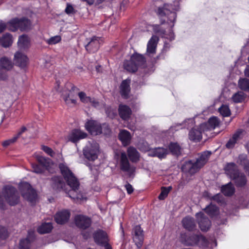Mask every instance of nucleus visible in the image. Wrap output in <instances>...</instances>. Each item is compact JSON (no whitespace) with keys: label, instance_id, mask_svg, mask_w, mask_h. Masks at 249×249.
<instances>
[{"label":"nucleus","instance_id":"1","mask_svg":"<svg viewBox=\"0 0 249 249\" xmlns=\"http://www.w3.org/2000/svg\"><path fill=\"white\" fill-rule=\"evenodd\" d=\"M171 5H165L162 8H159L158 10V14L160 17L165 16V18L164 19V21H166L168 25L169 29L168 31L163 30V24L161 25H154L151 26L154 32L155 33L161 36L170 40L174 39V35L173 32L171 30L174 26V23L176 18V14L175 12H171L170 9Z\"/></svg>","mask_w":249,"mask_h":249},{"label":"nucleus","instance_id":"2","mask_svg":"<svg viewBox=\"0 0 249 249\" xmlns=\"http://www.w3.org/2000/svg\"><path fill=\"white\" fill-rule=\"evenodd\" d=\"M59 168L68 185L71 188V190L68 193L69 196L73 199H84L85 197L80 192H77L79 183L71 171L65 163L60 164Z\"/></svg>","mask_w":249,"mask_h":249},{"label":"nucleus","instance_id":"3","mask_svg":"<svg viewBox=\"0 0 249 249\" xmlns=\"http://www.w3.org/2000/svg\"><path fill=\"white\" fill-rule=\"evenodd\" d=\"M36 158L40 165L36 163L32 164L33 171L34 173L42 174L44 172V169H46L50 173L54 172L56 166L52 162L51 160L41 156H36Z\"/></svg>","mask_w":249,"mask_h":249},{"label":"nucleus","instance_id":"4","mask_svg":"<svg viewBox=\"0 0 249 249\" xmlns=\"http://www.w3.org/2000/svg\"><path fill=\"white\" fill-rule=\"evenodd\" d=\"M226 174L231 179H234L237 186H242L246 184L245 176L238 172L236 165L233 163H228L225 167Z\"/></svg>","mask_w":249,"mask_h":249},{"label":"nucleus","instance_id":"5","mask_svg":"<svg viewBox=\"0 0 249 249\" xmlns=\"http://www.w3.org/2000/svg\"><path fill=\"white\" fill-rule=\"evenodd\" d=\"M86 129L92 135H97L101 133L107 135L109 133L110 129L106 124L102 126L97 122L89 120L85 124Z\"/></svg>","mask_w":249,"mask_h":249},{"label":"nucleus","instance_id":"6","mask_svg":"<svg viewBox=\"0 0 249 249\" xmlns=\"http://www.w3.org/2000/svg\"><path fill=\"white\" fill-rule=\"evenodd\" d=\"M2 196L10 205H15L19 202V196L18 191L11 186L7 185L3 187Z\"/></svg>","mask_w":249,"mask_h":249},{"label":"nucleus","instance_id":"7","mask_svg":"<svg viewBox=\"0 0 249 249\" xmlns=\"http://www.w3.org/2000/svg\"><path fill=\"white\" fill-rule=\"evenodd\" d=\"M83 152L85 158L94 161L98 158L100 153L99 145L95 142H89L83 148Z\"/></svg>","mask_w":249,"mask_h":249},{"label":"nucleus","instance_id":"8","mask_svg":"<svg viewBox=\"0 0 249 249\" xmlns=\"http://www.w3.org/2000/svg\"><path fill=\"white\" fill-rule=\"evenodd\" d=\"M31 22L27 19L14 18L7 23V28L11 31H16L18 29L25 31L30 29Z\"/></svg>","mask_w":249,"mask_h":249},{"label":"nucleus","instance_id":"9","mask_svg":"<svg viewBox=\"0 0 249 249\" xmlns=\"http://www.w3.org/2000/svg\"><path fill=\"white\" fill-rule=\"evenodd\" d=\"M19 188L23 198L31 203H35L36 199V193L27 182H21L19 185Z\"/></svg>","mask_w":249,"mask_h":249},{"label":"nucleus","instance_id":"10","mask_svg":"<svg viewBox=\"0 0 249 249\" xmlns=\"http://www.w3.org/2000/svg\"><path fill=\"white\" fill-rule=\"evenodd\" d=\"M120 168L122 170L127 172L130 176L133 174L135 171V167L130 165L124 152H122L121 154Z\"/></svg>","mask_w":249,"mask_h":249},{"label":"nucleus","instance_id":"11","mask_svg":"<svg viewBox=\"0 0 249 249\" xmlns=\"http://www.w3.org/2000/svg\"><path fill=\"white\" fill-rule=\"evenodd\" d=\"M207 240L201 235H195L190 237L186 241V245L188 246H193L198 244L200 246H205L207 244Z\"/></svg>","mask_w":249,"mask_h":249},{"label":"nucleus","instance_id":"12","mask_svg":"<svg viewBox=\"0 0 249 249\" xmlns=\"http://www.w3.org/2000/svg\"><path fill=\"white\" fill-rule=\"evenodd\" d=\"M133 240L136 246L140 248L142 244L144 236L143 231L140 226H136L133 229Z\"/></svg>","mask_w":249,"mask_h":249},{"label":"nucleus","instance_id":"13","mask_svg":"<svg viewBox=\"0 0 249 249\" xmlns=\"http://www.w3.org/2000/svg\"><path fill=\"white\" fill-rule=\"evenodd\" d=\"M196 217L201 231H208L211 226V222L208 218L206 217L204 213L201 212L197 213L196 214Z\"/></svg>","mask_w":249,"mask_h":249},{"label":"nucleus","instance_id":"14","mask_svg":"<svg viewBox=\"0 0 249 249\" xmlns=\"http://www.w3.org/2000/svg\"><path fill=\"white\" fill-rule=\"evenodd\" d=\"M76 225L80 229H85L89 228L91 224L90 219L83 215H78L75 217Z\"/></svg>","mask_w":249,"mask_h":249},{"label":"nucleus","instance_id":"15","mask_svg":"<svg viewBox=\"0 0 249 249\" xmlns=\"http://www.w3.org/2000/svg\"><path fill=\"white\" fill-rule=\"evenodd\" d=\"M219 120L216 117L210 118L207 123H203L201 124V128H203V131H207L214 129L219 124Z\"/></svg>","mask_w":249,"mask_h":249},{"label":"nucleus","instance_id":"16","mask_svg":"<svg viewBox=\"0 0 249 249\" xmlns=\"http://www.w3.org/2000/svg\"><path fill=\"white\" fill-rule=\"evenodd\" d=\"M78 96L80 101L85 104H89L94 107H97L99 105L98 101L94 98L87 96L84 92L81 91L78 92Z\"/></svg>","mask_w":249,"mask_h":249},{"label":"nucleus","instance_id":"17","mask_svg":"<svg viewBox=\"0 0 249 249\" xmlns=\"http://www.w3.org/2000/svg\"><path fill=\"white\" fill-rule=\"evenodd\" d=\"M158 37L153 36L149 40L147 45L146 54L149 56L154 55L156 52Z\"/></svg>","mask_w":249,"mask_h":249},{"label":"nucleus","instance_id":"18","mask_svg":"<svg viewBox=\"0 0 249 249\" xmlns=\"http://www.w3.org/2000/svg\"><path fill=\"white\" fill-rule=\"evenodd\" d=\"M70 217V212L68 210H63L56 213L54 219L57 223L63 224L68 221Z\"/></svg>","mask_w":249,"mask_h":249},{"label":"nucleus","instance_id":"19","mask_svg":"<svg viewBox=\"0 0 249 249\" xmlns=\"http://www.w3.org/2000/svg\"><path fill=\"white\" fill-rule=\"evenodd\" d=\"M87 134L79 129H75L72 130L68 136V139L69 141L76 142L81 139L85 138Z\"/></svg>","mask_w":249,"mask_h":249},{"label":"nucleus","instance_id":"20","mask_svg":"<svg viewBox=\"0 0 249 249\" xmlns=\"http://www.w3.org/2000/svg\"><path fill=\"white\" fill-rule=\"evenodd\" d=\"M243 132L242 130H237L227 143L226 147L229 149L233 148L237 142L242 139Z\"/></svg>","mask_w":249,"mask_h":249},{"label":"nucleus","instance_id":"21","mask_svg":"<svg viewBox=\"0 0 249 249\" xmlns=\"http://www.w3.org/2000/svg\"><path fill=\"white\" fill-rule=\"evenodd\" d=\"M100 44V39L97 37H93L86 45V49L90 53H94L97 51Z\"/></svg>","mask_w":249,"mask_h":249},{"label":"nucleus","instance_id":"22","mask_svg":"<svg viewBox=\"0 0 249 249\" xmlns=\"http://www.w3.org/2000/svg\"><path fill=\"white\" fill-rule=\"evenodd\" d=\"M95 242L100 245L106 244L108 242L107 233L102 230L97 231L94 235Z\"/></svg>","mask_w":249,"mask_h":249},{"label":"nucleus","instance_id":"23","mask_svg":"<svg viewBox=\"0 0 249 249\" xmlns=\"http://www.w3.org/2000/svg\"><path fill=\"white\" fill-rule=\"evenodd\" d=\"M168 154L166 149L162 147L152 148L149 150L148 155L151 157H157L160 159L164 158Z\"/></svg>","mask_w":249,"mask_h":249},{"label":"nucleus","instance_id":"24","mask_svg":"<svg viewBox=\"0 0 249 249\" xmlns=\"http://www.w3.org/2000/svg\"><path fill=\"white\" fill-rule=\"evenodd\" d=\"M15 63L21 68L25 67L28 63V58L23 53L18 52L15 54Z\"/></svg>","mask_w":249,"mask_h":249},{"label":"nucleus","instance_id":"25","mask_svg":"<svg viewBox=\"0 0 249 249\" xmlns=\"http://www.w3.org/2000/svg\"><path fill=\"white\" fill-rule=\"evenodd\" d=\"M205 132L203 131V128H201L200 125L199 127L194 128L190 131L189 134V139L194 141H198L202 138V133Z\"/></svg>","mask_w":249,"mask_h":249},{"label":"nucleus","instance_id":"26","mask_svg":"<svg viewBox=\"0 0 249 249\" xmlns=\"http://www.w3.org/2000/svg\"><path fill=\"white\" fill-rule=\"evenodd\" d=\"M131 138L132 137L128 131L126 130H121L120 131L119 138L124 146H126L130 144Z\"/></svg>","mask_w":249,"mask_h":249},{"label":"nucleus","instance_id":"27","mask_svg":"<svg viewBox=\"0 0 249 249\" xmlns=\"http://www.w3.org/2000/svg\"><path fill=\"white\" fill-rule=\"evenodd\" d=\"M182 170L185 173H189L193 174L196 173L198 169L195 163L191 161L185 162L182 166Z\"/></svg>","mask_w":249,"mask_h":249},{"label":"nucleus","instance_id":"28","mask_svg":"<svg viewBox=\"0 0 249 249\" xmlns=\"http://www.w3.org/2000/svg\"><path fill=\"white\" fill-rule=\"evenodd\" d=\"M211 154V152L209 151L204 152L201 154L195 162L198 169L202 167L207 162Z\"/></svg>","mask_w":249,"mask_h":249},{"label":"nucleus","instance_id":"29","mask_svg":"<svg viewBox=\"0 0 249 249\" xmlns=\"http://www.w3.org/2000/svg\"><path fill=\"white\" fill-rule=\"evenodd\" d=\"M62 96L67 105L69 106L75 105L76 101L71 98V90H64L62 93Z\"/></svg>","mask_w":249,"mask_h":249},{"label":"nucleus","instance_id":"30","mask_svg":"<svg viewBox=\"0 0 249 249\" xmlns=\"http://www.w3.org/2000/svg\"><path fill=\"white\" fill-rule=\"evenodd\" d=\"M130 83L129 79H126L123 81L121 85L120 91L121 93L124 98H126L130 92Z\"/></svg>","mask_w":249,"mask_h":249},{"label":"nucleus","instance_id":"31","mask_svg":"<svg viewBox=\"0 0 249 249\" xmlns=\"http://www.w3.org/2000/svg\"><path fill=\"white\" fill-rule=\"evenodd\" d=\"M119 112L120 117L123 120H127L131 113L130 108L125 105H120L119 108Z\"/></svg>","mask_w":249,"mask_h":249},{"label":"nucleus","instance_id":"32","mask_svg":"<svg viewBox=\"0 0 249 249\" xmlns=\"http://www.w3.org/2000/svg\"><path fill=\"white\" fill-rule=\"evenodd\" d=\"M13 67V64L11 60L6 57L0 59V69L7 71L10 70Z\"/></svg>","mask_w":249,"mask_h":249},{"label":"nucleus","instance_id":"33","mask_svg":"<svg viewBox=\"0 0 249 249\" xmlns=\"http://www.w3.org/2000/svg\"><path fill=\"white\" fill-rule=\"evenodd\" d=\"M182 224L184 228L192 231L196 228V224L194 219L190 217H186L183 219Z\"/></svg>","mask_w":249,"mask_h":249},{"label":"nucleus","instance_id":"34","mask_svg":"<svg viewBox=\"0 0 249 249\" xmlns=\"http://www.w3.org/2000/svg\"><path fill=\"white\" fill-rule=\"evenodd\" d=\"M127 154L130 160L132 162H137L139 160L140 155L136 148L133 147H129L127 149Z\"/></svg>","mask_w":249,"mask_h":249},{"label":"nucleus","instance_id":"35","mask_svg":"<svg viewBox=\"0 0 249 249\" xmlns=\"http://www.w3.org/2000/svg\"><path fill=\"white\" fill-rule=\"evenodd\" d=\"M53 225L51 222L44 223L37 228V231L41 233H47L50 232L53 229Z\"/></svg>","mask_w":249,"mask_h":249},{"label":"nucleus","instance_id":"36","mask_svg":"<svg viewBox=\"0 0 249 249\" xmlns=\"http://www.w3.org/2000/svg\"><path fill=\"white\" fill-rule=\"evenodd\" d=\"M130 60L139 67L143 65L145 62L144 57L140 54L135 53L131 56Z\"/></svg>","mask_w":249,"mask_h":249},{"label":"nucleus","instance_id":"37","mask_svg":"<svg viewBox=\"0 0 249 249\" xmlns=\"http://www.w3.org/2000/svg\"><path fill=\"white\" fill-rule=\"evenodd\" d=\"M53 187L57 190L63 189L64 191H66L64 188L66 185L65 183L62 181V179L60 178L56 177L53 178Z\"/></svg>","mask_w":249,"mask_h":249},{"label":"nucleus","instance_id":"38","mask_svg":"<svg viewBox=\"0 0 249 249\" xmlns=\"http://www.w3.org/2000/svg\"><path fill=\"white\" fill-rule=\"evenodd\" d=\"M247 97V95L243 91H238L231 97V100L235 103L243 102Z\"/></svg>","mask_w":249,"mask_h":249},{"label":"nucleus","instance_id":"39","mask_svg":"<svg viewBox=\"0 0 249 249\" xmlns=\"http://www.w3.org/2000/svg\"><path fill=\"white\" fill-rule=\"evenodd\" d=\"M124 67L127 71L130 72H135L137 70L139 66L130 59L129 60L126 61L124 62Z\"/></svg>","mask_w":249,"mask_h":249},{"label":"nucleus","instance_id":"40","mask_svg":"<svg viewBox=\"0 0 249 249\" xmlns=\"http://www.w3.org/2000/svg\"><path fill=\"white\" fill-rule=\"evenodd\" d=\"M221 191L225 196H230L234 192V188L231 183H228L222 187Z\"/></svg>","mask_w":249,"mask_h":249},{"label":"nucleus","instance_id":"41","mask_svg":"<svg viewBox=\"0 0 249 249\" xmlns=\"http://www.w3.org/2000/svg\"><path fill=\"white\" fill-rule=\"evenodd\" d=\"M13 37L10 34H5L1 39L2 45L4 47H9L13 43Z\"/></svg>","mask_w":249,"mask_h":249},{"label":"nucleus","instance_id":"42","mask_svg":"<svg viewBox=\"0 0 249 249\" xmlns=\"http://www.w3.org/2000/svg\"><path fill=\"white\" fill-rule=\"evenodd\" d=\"M238 87L243 90L249 89V79L246 78H241L238 80Z\"/></svg>","mask_w":249,"mask_h":249},{"label":"nucleus","instance_id":"43","mask_svg":"<svg viewBox=\"0 0 249 249\" xmlns=\"http://www.w3.org/2000/svg\"><path fill=\"white\" fill-rule=\"evenodd\" d=\"M29 42V37L23 35L18 38V46L20 48H24L28 46Z\"/></svg>","mask_w":249,"mask_h":249},{"label":"nucleus","instance_id":"44","mask_svg":"<svg viewBox=\"0 0 249 249\" xmlns=\"http://www.w3.org/2000/svg\"><path fill=\"white\" fill-rule=\"evenodd\" d=\"M169 147L173 154L178 155L180 153L181 147L178 143L172 142Z\"/></svg>","mask_w":249,"mask_h":249},{"label":"nucleus","instance_id":"45","mask_svg":"<svg viewBox=\"0 0 249 249\" xmlns=\"http://www.w3.org/2000/svg\"><path fill=\"white\" fill-rule=\"evenodd\" d=\"M219 113L223 117H228L231 115V110L228 106L222 105L218 109Z\"/></svg>","mask_w":249,"mask_h":249},{"label":"nucleus","instance_id":"46","mask_svg":"<svg viewBox=\"0 0 249 249\" xmlns=\"http://www.w3.org/2000/svg\"><path fill=\"white\" fill-rule=\"evenodd\" d=\"M205 211L209 215L213 216L217 213V208L214 205L210 204L206 208Z\"/></svg>","mask_w":249,"mask_h":249},{"label":"nucleus","instance_id":"47","mask_svg":"<svg viewBox=\"0 0 249 249\" xmlns=\"http://www.w3.org/2000/svg\"><path fill=\"white\" fill-rule=\"evenodd\" d=\"M61 40V37L60 36H55L51 37L47 40V42L49 45H54L59 43Z\"/></svg>","mask_w":249,"mask_h":249},{"label":"nucleus","instance_id":"48","mask_svg":"<svg viewBox=\"0 0 249 249\" xmlns=\"http://www.w3.org/2000/svg\"><path fill=\"white\" fill-rule=\"evenodd\" d=\"M30 246V241L28 239L20 240L19 249H29Z\"/></svg>","mask_w":249,"mask_h":249},{"label":"nucleus","instance_id":"49","mask_svg":"<svg viewBox=\"0 0 249 249\" xmlns=\"http://www.w3.org/2000/svg\"><path fill=\"white\" fill-rule=\"evenodd\" d=\"M138 148L140 150L144 152H148V153H149V150L151 149L150 148L148 143L145 142L140 143L138 145Z\"/></svg>","mask_w":249,"mask_h":249},{"label":"nucleus","instance_id":"50","mask_svg":"<svg viewBox=\"0 0 249 249\" xmlns=\"http://www.w3.org/2000/svg\"><path fill=\"white\" fill-rule=\"evenodd\" d=\"M170 189L171 187H169L168 188H166L165 187L162 188L161 192L159 196V199H164L167 196Z\"/></svg>","mask_w":249,"mask_h":249},{"label":"nucleus","instance_id":"51","mask_svg":"<svg viewBox=\"0 0 249 249\" xmlns=\"http://www.w3.org/2000/svg\"><path fill=\"white\" fill-rule=\"evenodd\" d=\"M18 139V136H14L12 138L2 142V145L6 147L15 142Z\"/></svg>","mask_w":249,"mask_h":249},{"label":"nucleus","instance_id":"52","mask_svg":"<svg viewBox=\"0 0 249 249\" xmlns=\"http://www.w3.org/2000/svg\"><path fill=\"white\" fill-rule=\"evenodd\" d=\"M8 235V231L5 228L0 226V238L4 239L7 237Z\"/></svg>","mask_w":249,"mask_h":249},{"label":"nucleus","instance_id":"53","mask_svg":"<svg viewBox=\"0 0 249 249\" xmlns=\"http://www.w3.org/2000/svg\"><path fill=\"white\" fill-rule=\"evenodd\" d=\"M42 149L46 153H47L48 155H50V156H51L52 157H53L54 156V153L51 148H50L47 146L43 145L42 146Z\"/></svg>","mask_w":249,"mask_h":249},{"label":"nucleus","instance_id":"54","mask_svg":"<svg viewBox=\"0 0 249 249\" xmlns=\"http://www.w3.org/2000/svg\"><path fill=\"white\" fill-rule=\"evenodd\" d=\"M107 116L110 118H113L116 114V112L112 109H107L106 110Z\"/></svg>","mask_w":249,"mask_h":249},{"label":"nucleus","instance_id":"55","mask_svg":"<svg viewBox=\"0 0 249 249\" xmlns=\"http://www.w3.org/2000/svg\"><path fill=\"white\" fill-rule=\"evenodd\" d=\"M65 12L68 14H73L74 13V9L71 5L67 4L65 9Z\"/></svg>","mask_w":249,"mask_h":249},{"label":"nucleus","instance_id":"56","mask_svg":"<svg viewBox=\"0 0 249 249\" xmlns=\"http://www.w3.org/2000/svg\"><path fill=\"white\" fill-rule=\"evenodd\" d=\"M3 70L0 69V80H6L8 77L6 71H3Z\"/></svg>","mask_w":249,"mask_h":249},{"label":"nucleus","instance_id":"57","mask_svg":"<svg viewBox=\"0 0 249 249\" xmlns=\"http://www.w3.org/2000/svg\"><path fill=\"white\" fill-rule=\"evenodd\" d=\"M125 188L127 191L128 194H130L133 191V189L131 185L129 183H127L125 185Z\"/></svg>","mask_w":249,"mask_h":249},{"label":"nucleus","instance_id":"58","mask_svg":"<svg viewBox=\"0 0 249 249\" xmlns=\"http://www.w3.org/2000/svg\"><path fill=\"white\" fill-rule=\"evenodd\" d=\"M246 156L244 155H241L239 156V159L240 160V163L241 164H245V160H246Z\"/></svg>","mask_w":249,"mask_h":249},{"label":"nucleus","instance_id":"59","mask_svg":"<svg viewBox=\"0 0 249 249\" xmlns=\"http://www.w3.org/2000/svg\"><path fill=\"white\" fill-rule=\"evenodd\" d=\"M7 28V24L6 25L2 22H0V33H1Z\"/></svg>","mask_w":249,"mask_h":249},{"label":"nucleus","instance_id":"60","mask_svg":"<svg viewBox=\"0 0 249 249\" xmlns=\"http://www.w3.org/2000/svg\"><path fill=\"white\" fill-rule=\"evenodd\" d=\"M26 130H27V129L25 126L22 127L20 131L19 132H18V133L15 136H18V138Z\"/></svg>","mask_w":249,"mask_h":249},{"label":"nucleus","instance_id":"61","mask_svg":"<svg viewBox=\"0 0 249 249\" xmlns=\"http://www.w3.org/2000/svg\"><path fill=\"white\" fill-rule=\"evenodd\" d=\"M221 196V195L219 194H217L216 195L213 196L212 197V198L213 200H216L217 201H220L221 199H220V197Z\"/></svg>","mask_w":249,"mask_h":249},{"label":"nucleus","instance_id":"62","mask_svg":"<svg viewBox=\"0 0 249 249\" xmlns=\"http://www.w3.org/2000/svg\"><path fill=\"white\" fill-rule=\"evenodd\" d=\"M244 74L246 76L249 77V66L248 65L244 70Z\"/></svg>","mask_w":249,"mask_h":249},{"label":"nucleus","instance_id":"63","mask_svg":"<svg viewBox=\"0 0 249 249\" xmlns=\"http://www.w3.org/2000/svg\"><path fill=\"white\" fill-rule=\"evenodd\" d=\"M186 123H188L189 124H191L190 126H191L194 124V120L192 119H189L187 121H185V124Z\"/></svg>","mask_w":249,"mask_h":249},{"label":"nucleus","instance_id":"64","mask_svg":"<svg viewBox=\"0 0 249 249\" xmlns=\"http://www.w3.org/2000/svg\"><path fill=\"white\" fill-rule=\"evenodd\" d=\"M103 246H104L105 248V249H112L111 247L108 244V243H106V244H104L102 245Z\"/></svg>","mask_w":249,"mask_h":249}]
</instances>
